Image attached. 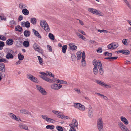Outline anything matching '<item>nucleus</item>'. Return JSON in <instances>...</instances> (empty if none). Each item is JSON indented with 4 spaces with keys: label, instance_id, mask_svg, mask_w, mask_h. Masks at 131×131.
<instances>
[{
    "label": "nucleus",
    "instance_id": "nucleus-1",
    "mask_svg": "<svg viewBox=\"0 0 131 131\" xmlns=\"http://www.w3.org/2000/svg\"><path fill=\"white\" fill-rule=\"evenodd\" d=\"M92 63L94 66L93 69V71L94 74L103 75L104 73V71L101 62L99 60H94L93 61Z\"/></svg>",
    "mask_w": 131,
    "mask_h": 131
},
{
    "label": "nucleus",
    "instance_id": "nucleus-2",
    "mask_svg": "<svg viewBox=\"0 0 131 131\" xmlns=\"http://www.w3.org/2000/svg\"><path fill=\"white\" fill-rule=\"evenodd\" d=\"M40 74L41 75H39L40 77L44 80L49 83H53V82H56L59 84H61L62 80H60L57 78L54 79L53 80L48 78L47 77L48 75L51 76L53 78L54 77V75L51 72L46 71V73L40 72Z\"/></svg>",
    "mask_w": 131,
    "mask_h": 131
},
{
    "label": "nucleus",
    "instance_id": "nucleus-3",
    "mask_svg": "<svg viewBox=\"0 0 131 131\" xmlns=\"http://www.w3.org/2000/svg\"><path fill=\"white\" fill-rule=\"evenodd\" d=\"M87 10L89 12L91 13L99 16L103 17L104 15L103 12L100 10H98L95 8H88Z\"/></svg>",
    "mask_w": 131,
    "mask_h": 131
},
{
    "label": "nucleus",
    "instance_id": "nucleus-4",
    "mask_svg": "<svg viewBox=\"0 0 131 131\" xmlns=\"http://www.w3.org/2000/svg\"><path fill=\"white\" fill-rule=\"evenodd\" d=\"M52 112L56 115H57V117L58 118L62 119L63 120H68L70 119V118L68 116L62 115V113L55 110H53L52 111Z\"/></svg>",
    "mask_w": 131,
    "mask_h": 131
},
{
    "label": "nucleus",
    "instance_id": "nucleus-5",
    "mask_svg": "<svg viewBox=\"0 0 131 131\" xmlns=\"http://www.w3.org/2000/svg\"><path fill=\"white\" fill-rule=\"evenodd\" d=\"M40 25L43 29L45 31L47 32H49L50 30L49 27L46 21L44 20L40 21Z\"/></svg>",
    "mask_w": 131,
    "mask_h": 131
},
{
    "label": "nucleus",
    "instance_id": "nucleus-6",
    "mask_svg": "<svg viewBox=\"0 0 131 131\" xmlns=\"http://www.w3.org/2000/svg\"><path fill=\"white\" fill-rule=\"evenodd\" d=\"M103 121L101 117L99 118L97 121V125L99 131H104Z\"/></svg>",
    "mask_w": 131,
    "mask_h": 131
},
{
    "label": "nucleus",
    "instance_id": "nucleus-7",
    "mask_svg": "<svg viewBox=\"0 0 131 131\" xmlns=\"http://www.w3.org/2000/svg\"><path fill=\"white\" fill-rule=\"evenodd\" d=\"M73 106L75 109L81 111H84L85 110V106L80 103H74Z\"/></svg>",
    "mask_w": 131,
    "mask_h": 131
},
{
    "label": "nucleus",
    "instance_id": "nucleus-8",
    "mask_svg": "<svg viewBox=\"0 0 131 131\" xmlns=\"http://www.w3.org/2000/svg\"><path fill=\"white\" fill-rule=\"evenodd\" d=\"M36 89L42 95L45 96L47 94V92L45 90V89L42 86L39 85H36Z\"/></svg>",
    "mask_w": 131,
    "mask_h": 131
},
{
    "label": "nucleus",
    "instance_id": "nucleus-9",
    "mask_svg": "<svg viewBox=\"0 0 131 131\" xmlns=\"http://www.w3.org/2000/svg\"><path fill=\"white\" fill-rule=\"evenodd\" d=\"M119 46V44L116 42H112L108 45L107 48L109 49L113 50L116 49Z\"/></svg>",
    "mask_w": 131,
    "mask_h": 131
},
{
    "label": "nucleus",
    "instance_id": "nucleus-10",
    "mask_svg": "<svg viewBox=\"0 0 131 131\" xmlns=\"http://www.w3.org/2000/svg\"><path fill=\"white\" fill-rule=\"evenodd\" d=\"M26 77L28 79L31 80V81L35 83H38L39 82L38 79L32 76L30 74H27Z\"/></svg>",
    "mask_w": 131,
    "mask_h": 131
},
{
    "label": "nucleus",
    "instance_id": "nucleus-11",
    "mask_svg": "<svg viewBox=\"0 0 131 131\" xmlns=\"http://www.w3.org/2000/svg\"><path fill=\"white\" fill-rule=\"evenodd\" d=\"M95 82L99 85L106 88H111V86L110 85L106 84L100 80H96L95 81Z\"/></svg>",
    "mask_w": 131,
    "mask_h": 131
},
{
    "label": "nucleus",
    "instance_id": "nucleus-12",
    "mask_svg": "<svg viewBox=\"0 0 131 131\" xmlns=\"http://www.w3.org/2000/svg\"><path fill=\"white\" fill-rule=\"evenodd\" d=\"M62 87L61 85L58 83L52 84L50 85L51 89L53 90H58Z\"/></svg>",
    "mask_w": 131,
    "mask_h": 131
},
{
    "label": "nucleus",
    "instance_id": "nucleus-13",
    "mask_svg": "<svg viewBox=\"0 0 131 131\" xmlns=\"http://www.w3.org/2000/svg\"><path fill=\"white\" fill-rule=\"evenodd\" d=\"M41 117L43 119L48 122L53 123L55 122L54 120L48 117L46 115H41Z\"/></svg>",
    "mask_w": 131,
    "mask_h": 131
},
{
    "label": "nucleus",
    "instance_id": "nucleus-14",
    "mask_svg": "<svg viewBox=\"0 0 131 131\" xmlns=\"http://www.w3.org/2000/svg\"><path fill=\"white\" fill-rule=\"evenodd\" d=\"M8 115L12 119L17 121H21V119L18 116H16L14 114L12 113H8Z\"/></svg>",
    "mask_w": 131,
    "mask_h": 131
},
{
    "label": "nucleus",
    "instance_id": "nucleus-15",
    "mask_svg": "<svg viewBox=\"0 0 131 131\" xmlns=\"http://www.w3.org/2000/svg\"><path fill=\"white\" fill-rule=\"evenodd\" d=\"M118 125L122 131H130L123 123L121 122H119L118 123Z\"/></svg>",
    "mask_w": 131,
    "mask_h": 131
},
{
    "label": "nucleus",
    "instance_id": "nucleus-16",
    "mask_svg": "<svg viewBox=\"0 0 131 131\" xmlns=\"http://www.w3.org/2000/svg\"><path fill=\"white\" fill-rule=\"evenodd\" d=\"M86 57L85 55L84 51H83L82 54V60L81 63V65L83 67L85 66L86 64V62L85 60Z\"/></svg>",
    "mask_w": 131,
    "mask_h": 131
},
{
    "label": "nucleus",
    "instance_id": "nucleus-17",
    "mask_svg": "<svg viewBox=\"0 0 131 131\" xmlns=\"http://www.w3.org/2000/svg\"><path fill=\"white\" fill-rule=\"evenodd\" d=\"M69 125L70 126V128H75V127H77L78 123L75 119H73Z\"/></svg>",
    "mask_w": 131,
    "mask_h": 131
},
{
    "label": "nucleus",
    "instance_id": "nucleus-18",
    "mask_svg": "<svg viewBox=\"0 0 131 131\" xmlns=\"http://www.w3.org/2000/svg\"><path fill=\"white\" fill-rule=\"evenodd\" d=\"M32 47L35 50L39 53L41 52V50L39 46L36 43H34L32 45Z\"/></svg>",
    "mask_w": 131,
    "mask_h": 131
},
{
    "label": "nucleus",
    "instance_id": "nucleus-19",
    "mask_svg": "<svg viewBox=\"0 0 131 131\" xmlns=\"http://www.w3.org/2000/svg\"><path fill=\"white\" fill-rule=\"evenodd\" d=\"M88 116L90 118H92L93 115V109L91 106L90 105L88 107Z\"/></svg>",
    "mask_w": 131,
    "mask_h": 131
},
{
    "label": "nucleus",
    "instance_id": "nucleus-20",
    "mask_svg": "<svg viewBox=\"0 0 131 131\" xmlns=\"http://www.w3.org/2000/svg\"><path fill=\"white\" fill-rule=\"evenodd\" d=\"M121 120L125 125H127L129 123L128 120L124 117L121 116L120 118Z\"/></svg>",
    "mask_w": 131,
    "mask_h": 131
},
{
    "label": "nucleus",
    "instance_id": "nucleus-21",
    "mask_svg": "<svg viewBox=\"0 0 131 131\" xmlns=\"http://www.w3.org/2000/svg\"><path fill=\"white\" fill-rule=\"evenodd\" d=\"M69 46L70 49L73 51L76 50L77 48V46L72 43H69Z\"/></svg>",
    "mask_w": 131,
    "mask_h": 131
},
{
    "label": "nucleus",
    "instance_id": "nucleus-22",
    "mask_svg": "<svg viewBox=\"0 0 131 131\" xmlns=\"http://www.w3.org/2000/svg\"><path fill=\"white\" fill-rule=\"evenodd\" d=\"M21 25L23 27H26L27 28H29L30 26V23L28 21H23L21 23Z\"/></svg>",
    "mask_w": 131,
    "mask_h": 131
},
{
    "label": "nucleus",
    "instance_id": "nucleus-23",
    "mask_svg": "<svg viewBox=\"0 0 131 131\" xmlns=\"http://www.w3.org/2000/svg\"><path fill=\"white\" fill-rule=\"evenodd\" d=\"M21 113L25 115L30 114V113L28 110L25 109H21L20 110Z\"/></svg>",
    "mask_w": 131,
    "mask_h": 131
},
{
    "label": "nucleus",
    "instance_id": "nucleus-24",
    "mask_svg": "<svg viewBox=\"0 0 131 131\" xmlns=\"http://www.w3.org/2000/svg\"><path fill=\"white\" fill-rule=\"evenodd\" d=\"M19 127L21 129L26 130H28V126L25 124H19Z\"/></svg>",
    "mask_w": 131,
    "mask_h": 131
},
{
    "label": "nucleus",
    "instance_id": "nucleus-25",
    "mask_svg": "<svg viewBox=\"0 0 131 131\" xmlns=\"http://www.w3.org/2000/svg\"><path fill=\"white\" fill-rule=\"evenodd\" d=\"M0 71L3 72H4L5 71V65L3 63H0Z\"/></svg>",
    "mask_w": 131,
    "mask_h": 131
},
{
    "label": "nucleus",
    "instance_id": "nucleus-26",
    "mask_svg": "<svg viewBox=\"0 0 131 131\" xmlns=\"http://www.w3.org/2000/svg\"><path fill=\"white\" fill-rule=\"evenodd\" d=\"M95 94L101 97V98L105 100H108V97L105 96L104 95H103L100 94V93H96Z\"/></svg>",
    "mask_w": 131,
    "mask_h": 131
},
{
    "label": "nucleus",
    "instance_id": "nucleus-27",
    "mask_svg": "<svg viewBox=\"0 0 131 131\" xmlns=\"http://www.w3.org/2000/svg\"><path fill=\"white\" fill-rule=\"evenodd\" d=\"M76 35L79 38H81L82 40H86V38L84 37L82 35L80 34L79 33L76 32H75Z\"/></svg>",
    "mask_w": 131,
    "mask_h": 131
},
{
    "label": "nucleus",
    "instance_id": "nucleus-28",
    "mask_svg": "<svg viewBox=\"0 0 131 131\" xmlns=\"http://www.w3.org/2000/svg\"><path fill=\"white\" fill-rule=\"evenodd\" d=\"M32 31L33 32L34 35L38 37V38H41V36L40 35L38 32L35 30L34 29H32Z\"/></svg>",
    "mask_w": 131,
    "mask_h": 131
},
{
    "label": "nucleus",
    "instance_id": "nucleus-29",
    "mask_svg": "<svg viewBox=\"0 0 131 131\" xmlns=\"http://www.w3.org/2000/svg\"><path fill=\"white\" fill-rule=\"evenodd\" d=\"M130 51L127 49H121V53L125 55H129L130 54Z\"/></svg>",
    "mask_w": 131,
    "mask_h": 131
},
{
    "label": "nucleus",
    "instance_id": "nucleus-30",
    "mask_svg": "<svg viewBox=\"0 0 131 131\" xmlns=\"http://www.w3.org/2000/svg\"><path fill=\"white\" fill-rule=\"evenodd\" d=\"M19 7L21 9H24L27 8L28 7L27 5L24 3H20L19 5Z\"/></svg>",
    "mask_w": 131,
    "mask_h": 131
},
{
    "label": "nucleus",
    "instance_id": "nucleus-31",
    "mask_svg": "<svg viewBox=\"0 0 131 131\" xmlns=\"http://www.w3.org/2000/svg\"><path fill=\"white\" fill-rule=\"evenodd\" d=\"M22 12L23 14L26 16L28 15L29 13V12L26 8L23 9L22 10Z\"/></svg>",
    "mask_w": 131,
    "mask_h": 131
},
{
    "label": "nucleus",
    "instance_id": "nucleus-32",
    "mask_svg": "<svg viewBox=\"0 0 131 131\" xmlns=\"http://www.w3.org/2000/svg\"><path fill=\"white\" fill-rule=\"evenodd\" d=\"M15 30L16 31H18L19 32H21L23 30L22 28L19 25L16 26L15 27Z\"/></svg>",
    "mask_w": 131,
    "mask_h": 131
},
{
    "label": "nucleus",
    "instance_id": "nucleus-33",
    "mask_svg": "<svg viewBox=\"0 0 131 131\" xmlns=\"http://www.w3.org/2000/svg\"><path fill=\"white\" fill-rule=\"evenodd\" d=\"M82 52L80 51H78L76 53V58L77 60H80L81 59Z\"/></svg>",
    "mask_w": 131,
    "mask_h": 131
},
{
    "label": "nucleus",
    "instance_id": "nucleus-34",
    "mask_svg": "<svg viewBox=\"0 0 131 131\" xmlns=\"http://www.w3.org/2000/svg\"><path fill=\"white\" fill-rule=\"evenodd\" d=\"M13 43V39H8L6 42L7 44L9 46L12 45Z\"/></svg>",
    "mask_w": 131,
    "mask_h": 131
},
{
    "label": "nucleus",
    "instance_id": "nucleus-35",
    "mask_svg": "<svg viewBox=\"0 0 131 131\" xmlns=\"http://www.w3.org/2000/svg\"><path fill=\"white\" fill-rule=\"evenodd\" d=\"M38 60L39 61V64L41 66H42L43 64V59L40 56H37Z\"/></svg>",
    "mask_w": 131,
    "mask_h": 131
},
{
    "label": "nucleus",
    "instance_id": "nucleus-36",
    "mask_svg": "<svg viewBox=\"0 0 131 131\" xmlns=\"http://www.w3.org/2000/svg\"><path fill=\"white\" fill-rule=\"evenodd\" d=\"M67 45H64L62 46V52L63 53H65L66 52V50L67 49Z\"/></svg>",
    "mask_w": 131,
    "mask_h": 131
},
{
    "label": "nucleus",
    "instance_id": "nucleus-37",
    "mask_svg": "<svg viewBox=\"0 0 131 131\" xmlns=\"http://www.w3.org/2000/svg\"><path fill=\"white\" fill-rule=\"evenodd\" d=\"M6 57L7 59H12L13 58V56L12 54L8 53L6 54Z\"/></svg>",
    "mask_w": 131,
    "mask_h": 131
},
{
    "label": "nucleus",
    "instance_id": "nucleus-38",
    "mask_svg": "<svg viewBox=\"0 0 131 131\" xmlns=\"http://www.w3.org/2000/svg\"><path fill=\"white\" fill-rule=\"evenodd\" d=\"M30 22L34 25L37 22L36 19L35 18H32L30 19Z\"/></svg>",
    "mask_w": 131,
    "mask_h": 131
},
{
    "label": "nucleus",
    "instance_id": "nucleus-39",
    "mask_svg": "<svg viewBox=\"0 0 131 131\" xmlns=\"http://www.w3.org/2000/svg\"><path fill=\"white\" fill-rule=\"evenodd\" d=\"M54 128V126L53 125H48L46 126V128L47 129L52 130Z\"/></svg>",
    "mask_w": 131,
    "mask_h": 131
},
{
    "label": "nucleus",
    "instance_id": "nucleus-40",
    "mask_svg": "<svg viewBox=\"0 0 131 131\" xmlns=\"http://www.w3.org/2000/svg\"><path fill=\"white\" fill-rule=\"evenodd\" d=\"M127 39H124L122 40V43L125 45L127 46L128 45V43L127 42Z\"/></svg>",
    "mask_w": 131,
    "mask_h": 131
},
{
    "label": "nucleus",
    "instance_id": "nucleus-41",
    "mask_svg": "<svg viewBox=\"0 0 131 131\" xmlns=\"http://www.w3.org/2000/svg\"><path fill=\"white\" fill-rule=\"evenodd\" d=\"M49 37L51 40H54L55 38L53 34L51 33H49L48 35Z\"/></svg>",
    "mask_w": 131,
    "mask_h": 131
},
{
    "label": "nucleus",
    "instance_id": "nucleus-42",
    "mask_svg": "<svg viewBox=\"0 0 131 131\" xmlns=\"http://www.w3.org/2000/svg\"><path fill=\"white\" fill-rule=\"evenodd\" d=\"M23 46L25 47H28L29 46V42L27 41H25L23 42Z\"/></svg>",
    "mask_w": 131,
    "mask_h": 131
},
{
    "label": "nucleus",
    "instance_id": "nucleus-43",
    "mask_svg": "<svg viewBox=\"0 0 131 131\" xmlns=\"http://www.w3.org/2000/svg\"><path fill=\"white\" fill-rule=\"evenodd\" d=\"M56 128L58 131H63V129L62 127L60 126H57Z\"/></svg>",
    "mask_w": 131,
    "mask_h": 131
},
{
    "label": "nucleus",
    "instance_id": "nucleus-44",
    "mask_svg": "<svg viewBox=\"0 0 131 131\" xmlns=\"http://www.w3.org/2000/svg\"><path fill=\"white\" fill-rule=\"evenodd\" d=\"M24 34V35L26 37H28L29 36L30 34V32L29 31L26 30L25 31Z\"/></svg>",
    "mask_w": 131,
    "mask_h": 131
},
{
    "label": "nucleus",
    "instance_id": "nucleus-45",
    "mask_svg": "<svg viewBox=\"0 0 131 131\" xmlns=\"http://www.w3.org/2000/svg\"><path fill=\"white\" fill-rule=\"evenodd\" d=\"M123 1L128 7L129 8H131V5L127 0H123Z\"/></svg>",
    "mask_w": 131,
    "mask_h": 131
},
{
    "label": "nucleus",
    "instance_id": "nucleus-46",
    "mask_svg": "<svg viewBox=\"0 0 131 131\" xmlns=\"http://www.w3.org/2000/svg\"><path fill=\"white\" fill-rule=\"evenodd\" d=\"M18 58L20 60H22L24 59V56L23 55H22L20 53H19L18 54Z\"/></svg>",
    "mask_w": 131,
    "mask_h": 131
},
{
    "label": "nucleus",
    "instance_id": "nucleus-47",
    "mask_svg": "<svg viewBox=\"0 0 131 131\" xmlns=\"http://www.w3.org/2000/svg\"><path fill=\"white\" fill-rule=\"evenodd\" d=\"M97 31L100 33L103 32L105 33H107L109 32L106 30L104 29L100 30L99 29Z\"/></svg>",
    "mask_w": 131,
    "mask_h": 131
},
{
    "label": "nucleus",
    "instance_id": "nucleus-48",
    "mask_svg": "<svg viewBox=\"0 0 131 131\" xmlns=\"http://www.w3.org/2000/svg\"><path fill=\"white\" fill-rule=\"evenodd\" d=\"M104 54L105 55L107 56H108L111 57V56L112 55L111 53H109V52H104Z\"/></svg>",
    "mask_w": 131,
    "mask_h": 131
},
{
    "label": "nucleus",
    "instance_id": "nucleus-49",
    "mask_svg": "<svg viewBox=\"0 0 131 131\" xmlns=\"http://www.w3.org/2000/svg\"><path fill=\"white\" fill-rule=\"evenodd\" d=\"M96 50L98 53H101L102 52V49L101 47L99 48L96 49Z\"/></svg>",
    "mask_w": 131,
    "mask_h": 131
},
{
    "label": "nucleus",
    "instance_id": "nucleus-50",
    "mask_svg": "<svg viewBox=\"0 0 131 131\" xmlns=\"http://www.w3.org/2000/svg\"><path fill=\"white\" fill-rule=\"evenodd\" d=\"M74 90L76 91L78 94H81V91L78 88H75L74 89Z\"/></svg>",
    "mask_w": 131,
    "mask_h": 131
},
{
    "label": "nucleus",
    "instance_id": "nucleus-51",
    "mask_svg": "<svg viewBox=\"0 0 131 131\" xmlns=\"http://www.w3.org/2000/svg\"><path fill=\"white\" fill-rule=\"evenodd\" d=\"M0 39L2 40L5 41L6 39L5 37L3 35H0Z\"/></svg>",
    "mask_w": 131,
    "mask_h": 131
},
{
    "label": "nucleus",
    "instance_id": "nucleus-52",
    "mask_svg": "<svg viewBox=\"0 0 131 131\" xmlns=\"http://www.w3.org/2000/svg\"><path fill=\"white\" fill-rule=\"evenodd\" d=\"M6 19L5 17L4 16H0V21H1L2 20L6 21Z\"/></svg>",
    "mask_w": 131,
    "mask_h": 131
},
{
    "label": "nucleus",
    "instance_id": "nucleus-53",
    "mask_svg": "<svg viewBox=\"0 0 131 131\" xmlns=\"http://www.w3.org/2000/svg\"><path fill=\"white\" fill-rule=\"evenodd\" d=\"M47 48L48 50L50 51L51 52L52 51V49L51 47L49 45H47Z\"/></svg>",
    "mask_w": 131,
    "mask_h": 131
},
{
    "label": "nucleus",
    "instance_id": "nucleus-54",
    "mask_svg": "<svg viewBox=\"0 0 131 131\" xmlns=\"http://www.w3.org/2000/svg\"><path fill=\"white\" fill-rule=\"evenodd\" d=\"M78 31L80 33H81V34H82L84 35H86L85 33L82 30L79 29L78 30Z\"/></svg>",
    "mask_w": 131,
    "mask_h": 131
},
{
    "label": "nucleus",
    "instance_id": "nucleus-55",
    "mask_svg": "<svg viewBox=\"0 0 131 131\" xmlns=\"http://www.w3.org/2000/svg\"><path fill=\"white\" fill-rule=\"evenodd\" d=\"M118 58V57H112L111 58H106L107 59H112L113 60H114L116 59L117 58Z\"/></svg>",
    "mask_w": 131,
    "mask_h": 131
},
{
    "label": "nucleus",
    "instance_id": "nucleus-56",
    "mask_svg": "<svg viewBox=\"0 0 131 131\" xmlns=\"http://www.w3.org/2000/svg\"><path fill=\"white\" fill-rule=\"evenodd\" d=\"M6 61V60L4 58H2L0 59V62H5Z\"/></svg>",
    "mask_w": 131,
    "mask_h": 131
},
{
    "label": "nucleus",
    "instance_id": "nucleus-57",
    "mask_svg": "<svg viewBox=\"0 0 131 131\" xmlns=\"http://www.w3.org/2000/svg\"><path fill=\"white\" fill-rule=\"evenodd\" d=\"M23 19V17L22 15H20L19 17L18 20L19 21H21Z\"/></svg>",
    "mask_w": 131,
    "mask_h": 131
},
{
    "label": "nucleus",
    "instance_id": "nucleus-58",
    "mask_svg": "<svg viewBox=\"0 0 131 131\" xmlns=\"http://www.w3.org/2000/svg\"><path fill=\"white\" fill-rule=\"evenodd\" d=\"M4 43L2 41H0V47H3L4 46Z\"/></svg>",
    "mask_w": 131,
    "mask_h": 131
},
{
    "label": "nucleus",
    "instance_id": "nucleus-59",
    "mask_svg": "<svg viewBox=\"0 0 131 131\" xmlns=\"http://www.w3.org/2000/svg\"><path fill=\"white\" fill-rule=\"evenodd\" d=\"M69 131H76V130L75 128H70Z\"/></svg>",
    "mask_w": 131,
    "mask_h": 131
},
{
    "label": "nucleus",
    "instance_id": "nucleus-60",
    "mask_svg": "<svg viewBox=\"0 0 131 131\" xmlns=\"http://www.w3.org/2000/svg\"><path fill=\"white\" fill-rule=\"evenodd\" d=\"M79 24L82 25H84V23L81 20H79Z\"/></svg>",
    "mask_w": 131,
    "mask_h": 131
},
{
    "label": "nucleus",
    "instance_id": "nucleus-61",
    "mask_svg": "<svg viewBox=\"0 0 131 131\" xmlns=\"http://www.w3.org/2000/svg\"><path fill=\"white\" fill-rule=\"evenodd\" d=\"M89 42L91 44H95L96 43V42L93 40H90Z\"/></svg>",
    "mask_w": 131,
    "mask_h": 131
},
{
    "label": "nucleus",
    "instance_id": "nucleus-62",
    "mask_svg": "<svg viewBox=\"0 0 131 131\" xmlns=\"http://www.w3.org/2000/svg\"><path fill=\"white\" fill-rule=\"evenodd\" d=\"M67 84V82L66 81L62 80V82L61 84Z\"/></svg>",
    "mask_w": 131,
    "mask_h": 131
},
{
    "label": "nucleus",
    "instance_id": "nucleus-63",
    "mask_svg": "<svg viewBox=\"0 0 131 131\" xmlns=\"http://www.w3.org/2000/svg\"><path fill=\"white\" fill-rule=\"evenodd\" d=\"M115 52L117 54L121 53V49L116 51Z\"/></svg>",
    "mask_w": 131,
    "mask_h": 131
},
{
    "label": "nucleus",
    "instance_id": "nucleus-64",
    "mask_svg": "<svg viewBox=\"0 0 131 131\" xmlns=\"http://www.w3.org/2000/svg\"><path fill=\"white\" fill-rule=\"evenodd\" d=\"M10 23L12 24H13V25H15L16 24V22L14 20L11 21H10Z\"/></svg>",
    "mask_w": 131,
    "mask_h": 131
}]
</instances>
